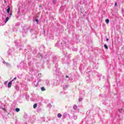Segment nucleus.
Returning a JSON list of instances; mask_svg holds the SVG:
<instances>
[{"mask_svg":"<svg viewBox=\"0 0 124 124\" xmlns=\"http://www.w3.org/2000/svg\"><path fill=\"white\" fill-rule=\"evenodd\" d=\"M42 83V79H39L37 81V84L36 85V87H37V86H38V85H39V84H41Z\"/></svg>","mask_w":124,"mask_h":124,"instance_id":"nucleus-1","label":"nucleus"},{"mask_svg":"<svg viewBox=\"0 0 124 124\" xmlns=\"http://www.w3.org/2000/svg\"><path fill=\"white\" fill-rule=\"evenodd\" d=\"M12 85V81H11L8 84V88H11Z\"/></svg>","mask_w":124,"mask_h":124,"instance_id":"nucleus-2","label":"nucleus"},{"mask_svg":"<svg viewBox=\"0 0 124 124\" xmlns=\"http://www.w3.org/2000/svg\"><path fill=\"white\" fill-rule=\"evenodd\" d=\"M10 11V6H8V9H7V12L8 14H9Z\"/></svg>","mask_w":124,"mask_h":124,"instance_id":"nucleus-3","label":"nucleus"},{"mask_svg":"<svg viewBox=\"0 0 124 124\" xmlns=\"http://www.w3.org/2000/svg\"><path fill=\"white\" fill-rule=\"evenodd\" d=\"M15 88L16 90V91H19V88L18 87V86L16 85L15 86Z\"/></svg>","mask_w":124,"mask_h":124,"instance_id":"nucleus-4","label":"nucleus"},{"mask_svg":"<svg viewBox=\"0 0 124 124\" xmlns=\"http://www.w3.org/2000/svg\"><path fill=\"white\" fill-rule=\"evenodd\" d=\"M9 20V17H7L6 18V19H5V23H7V22H8V20Z\"/></svg>","mask_w":124,"mask_h":124,"instance_id":"nucleus-5","label":"nucleus"},{"mask_svg":"<svg viewBox=\"0 0 124 124\" xmlns=\"http://www.w3.org/2000/svg\"><path fill=\"white\" fill-rule=\"evenodd\" d=\"M41 90L42 92H44V91H46V89L44 87H41Z\"/></svg>","mask_w":124,"mask_h":124,"instance_id":"nucleus-6","label":"nucleus"},{"mask_svg":"<svg viewBox=\"0 0 124 124\" xmlns=\"http://www.w3.org/2000/svg\"><path fill=\"white\" fill-rule=\"evenodd\" d=\"M104 46L106 50H108V46H107L106 44H105Z\"/></svg>","mask_w":124,"mask_h":124,"instance_id":"nucleus-7","label":"nucleus"},{"mask_svg":"<svg viewBox=\"0 0 124 124\" xmlns=\"http://www.w3.org/2000/svg\"><path fill=\"white\" fill-rule=\"evenodd\" d=\"M77 108H78L77 106L76 105L74 106L73 109H74V110H77Z\"/></svg>","mask_w":124,"mask_h":124,"instance_id":"nucleus-8","label":"nucleus"},{"mask_svg":"<svg viewBox=\"0 0 124 124\" xmlns=\"http://www.w3.org/2000/svg\"><path fill=\"white\" fill-rule=\"evenodd\" d=\"M62 114L59 113L57 115L58 118H62Z\"/></svg>","mask_w":124,"mask_h":124,"instance_id":"nucleus-9","label":"nucleus"},{"mask_svg":"<svg viewBox=\"0 0 124 124\" xmlns=\"http://www.w3.org/2000/svg\"><path fill=\"white\" fill-rule=\"evenodd\" d=\"M36 107H37V104H34V105H33V108H36Z\"/></svg>","mask_w":124,"mask_h":124,"instance_id":"nucleus-10","label":"nucleus"},{"mask_svg":"<svg viewBox=\"0 0 124 124\" xmlns=\"http://www.w3.org/2000/svg\"><path fill=\"white\" fill-rule=\"evenodd\" d=\"M106 23L107 24H109V19H107L106 20Z\"/></svg>","mask_w":124,"mask_h":124,"instance_id":"nucleus-11","label":"nucleus"},{"mask_svg":"<svg viewBox=\"0 0 124 124\" xmlns=\"http://www.w3.org/2000/svg\"><path fill=\"white\" fill-rule=\"evenodd\" d=\"M16 112H19V111H20V108H16Z\"/></svg>","mask_w":124,"mask_h":124,"instance_id":"nucleus-12","label":"nucleus"},{"mask_svg":"<svg viewBox=\"0 0 124 124\" xmlns=\"http://www.w3.org/2000/svg\"><path fill=\"white\" fill-rule=\"evenodd\" d=\"M82 98H79V99H78V101H79V102H81L82 100Z\"/></svg>","mask_w":124,"mask_h":124,"instance_id":"nucleus-13","label":"nucleus"},{"mask_svg":"<svg viewBox=\"0 0 124 124\" xmlns=\"http://www.w3.org/2000/svg\"><path fill=\"white\" fill-rule=\"evenodd\" d=\"M56 1H57V0H53V3L54 4L56 3Z\"/></svg>","mask_w":124,"mask_h":124,"instance_id":"nucleus-14","label":"nucleus"},{"mask_svg":"<svg viewBox=\"0 0 124 124\" xmlns=\"http://www.w3.org/2000/svg\"><path fill=\"white\" fill-rule=\"evenodd\" d=\"M35 21L37 22V24H38V22H39V20H38V19H35Z\"/></svg>","mask_w":124,"mask_h":124,"instance_id":"nucleus-15","label":"nucleus"},{"mask_svg":"<svg viewBox=\"0 0 124 124\" xmlns=\"http://www.w3.org/2000/svg\"><path fill=\"white\" fill-rule=\"evenodd\" d=\"M6 64L7 66H9V65H10V64H9V63H6Z\"/></svg>","mask_w":124,"mask_h":124,"instance_id":"nucleus-16","label":"nucleus"},{"mask_svg":"<svg viewBox=\"0 0 124 124\" xmlns=\"http://www.w3.org/2000/svg\"><path fill=\"white\" fill-rule=\"evenodd\" d=\"M16 79H17V78H15L12 80H11V81H12V82H13V81H14V80H16Z\"/></svg>","mask_w":124,"mask_h":124,"instance_id":"nucleus-17","label":"nucleus"},{"mask_svg":"<svg viewBox=\"0 0 124 124\" xmlns=\"http://www.w3.org/2000/svg\"><path fill=\"white\" fill-rule=\"evenodd\" d=\"M12 16V13H10V18Z\"/></svg>","mask_w":124,"mask_h":124,"instance_id":"nucleus-18","label":"nucleus"},{"mask_svg":"<svg viewBox=\"0 0 124 124\" xmlns=\"http://www.w3.org/2000/svg\"><path fill=\"white\" fill-rule=\"evenodd\" d=\"M1 109H2V110H3L4 111H6V109H5V108H1Z\"/></svg>","mask_w":124,"mask_h":124,"instance_id":"nucleus-19","label":"nucleus"},{"mask_svg":"<svg viewBox=\"0 0 124 124\" xmlns=\"http://www.w3.org/2000/svg\"><path fill=\"white\" fill-rule=\"evenodd\" d=\"M8 82V81H5V82H4V85H6V84H7Z\"/></svg>","mask_w":124,"mask_h":124,"instance_id":"nucleus-20","label":"nucleus"},{"mask_svg":"<svg viewBox=\"0 0 124 124\" xmlns=\"http://www.w3.org/2000/svg\"><path fill=\"white\" fill-rule=\"evenodd\" d=\"M109 41V39H108V38H106V41L108 42Z\"/></svg>","mask_w":124,"mask_h":124,"instance_id":"nucleus-21","label":"nucleus"},{"mask_svg":"<svg viewBox=\"0 0 124 124\" xmlns=\"http://www.w3.org/2000/svg\"><path fill=\"white\" fill-rule=\"evenodd\" d=\"M115 6H116L117 5V2H115L114 4Z\"/></svg>","mask_w":124,"mask_h":124,"instance_id":"nucleus-22","label":"nucleus"},{"mask_svg":"<svg viewBox=\"0 0 124 124\" xmlns=\"http://www.w3.org/2000/svg\"><path fill=\"white\" fill-rule=\"evenodd\" d=\"M122 111H123V109L119 110L120 112H122Z\"/></svg>","mask_w":124,"mask_h":124,"instance_id":"nucleus-23","label":"nucleus"},{"mask_svg":"<svg viewBox=\"0 0 124 124\" xmlns=\"http://www.w3.org/2000/svg\"><path fill=\"white\" fill-rule=\"evenodd\" d=\"M65 88H67V85H65Z\"/></svg>","mask_w":124,"mask_h":124,"instance_id":"nucleus-24","label":"nucleus"},{"mask_svg":"<svg viewBox=\"0 0 124 124\" xmlns=\"http://www.w3.org/2000/svg\"><path fill=\"white\" fill-rule=\"evenodd\" d=\"M66 78H68V76H66Z\"/></svg>","mask_w":124,"mask_h":124,"instance_id":"nucleus-25","label":"nucleus"}]
</instances>
